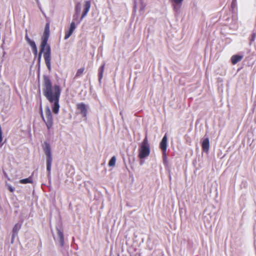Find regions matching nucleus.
I'll use <instances>...</instances> for the list:
<instances>
[{
	"label": "nucleus",
	"mask_w": 256,
	"mask_h": 256,
	"mask_svg": "<svg viewBox=\"0 0 256 256\" xmlns=\"http://www.w3.org/2000/svg\"><path fill=\"white\" fill-rule=\"evenodd\" d=\"M43 149L46 157V170L48 172L50 173L52 158L50 144L47 142H44V144Z\"/></svg>",
	"instance_id": "39448f33"
},
{
	"label": "nucleus",
	"mask_w": 256,
	"mask_h": 256,
	"mask_svg": "<svg viewBox=\"0 0 256 256\" xmlns=\"http://www.w3.org/2000/svg\"><path fill=\"white\" fill-rule=\"evenodd\" d=\"M90 8V2L88 0L85 2L84 4V10H83L80 20L87 14Z\"/></svg>",
	"instance_id": "9b49d317"
},
{
	"label": "nucleus",
	"mask_w": 256,
	"mask_h": 256,
	"mask_svg": "<svg viewBox=\"0 0 256 256\" xmlns=\"http://www.w3.org/2000/svg\"><path fill=\"white\" fill-rule=\"evenodd\" d=\"M8 190L11 192H13L14 190V188L10 185L7 184H6Z\"/></svg>",
	"instance_id": "4be33fe9"
},
{
	"label": "nucleus",
	"mask_w": 256,
	"mask_h": 256,
	"mask_svg": "<svg viewBox=\"0 0 256 256\" xmlns=\"http://www.w3.org/2000/svg\"><path fill=\"white\" fill-rule=\"evenodd\" d=\"M21 226H22V224H18V223L16 224L12 228V232H13L12 239L14 238V235L16 234H18V232L19 231V230L20 229Z\"/></svg>",
	"instance_id": "2eb2a0df"
},
{
	"label": "nucleus",
	"mask_w": 256,
	"mask_h": 256,
	"mask_svg": "<svg viewBox=\"0 0 256 256\" xmlns=\"http://www.w3.org/2000/svg\"><path fill=\"white\" fill-rule=\"evenodd\" d=\"M25 38L28 44L31 46L33 53L35 56H36L38 54V49L35 42L30 40V38L28 37L27 33L25 36Z\"/></svg>",
	"instance_id": "423d86ee"
},
{
	"label": "nucleus",
	"mask_w": 256,
	"mask_h": 256,
	"mask_svg": "<svg viewBox=\"0 0 256 256\" xmlns=\"http://www.w3.org/2000/svg\"><path fill=\"white\" fill-rule=\"evenodd\" d=\"M76 28L75 22H72L70 23V27L68 30H65L64 39L66 40L70 37Z\"/></svg>",
	"instance_id": "0eeeda50"
},
{
	"label": "nucleus",
	"mask_w": 256,
	"mask_h": 256,
	"mask_svg": "<svg viewBox=\"0 0 256 256\" xmlns=\"http://www.w3.org/2000/svg\"><path fill=\"white\" fill-rule=\"evenodd\" d=\"M138 152V157L140 159H144L149 156L150 152V148L147 136H145L142 143L140 144Z\"/></svg>",
	"instance_id": "7ed1b4c3"
},
{
	"label": "nucleus",
	"mask_w": 256,
	"mask_h": 256,
	"mask_svg": "<svg viewBox=\"0 0 256 256\" xmlns=\"http://www.w3.org/2000/svg\"><path fill=\"white\" fill-rule=\"evenodd\" d=\"M80 4L78 3L75 7V10H76V14L74 16V19H76V18L78 17V14L80 12Z\"/></svg>",
	"instance_id": "6ab92c4d"
},
{
	"label": "nucleus",
	"mask_w": 256,
	"mask_h": 256,
	"mask_svg": "<svg viewBox=\"0 0 256 256\" xmlns=\"http://www.w3.org/2000/svg\"><path fill=\"white\" fill-rule=\"evenodd\" d=\"M43 94L50 104H54L52 112L57 114L60 108L59 100L61 93V89L59 86L52 85V82L48 76H44L43 77Z\"/></svg>",
	"instance_id": "f257e3e1"
},
{
	"label": "nucleus",
	"mask_w": 256,
	"mask_h": 256,
	"mask_svg": "<svg viewBox=\"0 0 256 256\" xmlns=\"http://www.w3.org/2000/svg\"><path fill=\"white\" fill-rule=\"evenodd\" d=\"M162 160L164 164H167L168 162V157L166 154V151L162 152Z\"/></svg>",
	"instance_id": "412c9836"
},
{
	"label": "nucleus",
	"mask_w": 256,
	"mask_h": 256,
	"mask_svg": "<svg viewBox=\"0 0 256 256\" xmlns=\"http://www.w3.org/2000/svg\"><path fill=\"white\" fill-rule=\"evenodd\" d=\"M104 66L105 64H104L98 68V76L100 82L103 77V73L104 70Z\"/></svg>",
	"instance_id": "dca6fc26"
},
{
	"label": "nucleus",
	"mask_w": 256,
	"mask_h": 256,
	"mask_svg": "<svg viewBox=\"0 0 256 256\" xmlns=\"http://www.w3.org/2000/svg\"><path fill=\"white\" fill-rule=\"evenodd\" d=\"M167 140H168V138H167V136H166V134H165L164 136L162 138V140L160 142V148L161 149L162 152L166 151L167 146H168Z\"/></svg>",
	"instance_id": "1a4fd4ad"
},
{
	"label": "nucleus",
	"mask_w": 256,
	"mask_h": 256,
	"mask_svg": "<svg viewBox=\"0 0 256 256\" xmlns=\"http://www.w3.org/2000/svg\"><path fill=\"white\" fill-rule=\"evenodd\" d=\"M116 158L115 156H113L108 162V166H114L116 164Z\"/></svg>",
	"instance_id": "aec40b11"
},
{
	"label": "nucleus",
	"mask_w": 256,
	"mask_h": 256,
	"mask_svg": "<svg viewBox=\"0 0 256 256\" xmlns=\"http://www.w3.org/2000/svg\"><path fill=\"white\" fill-rule=\"evenodd\" d=\"M40 111L42 120L46 124L48 129L50 130L53 125V118L50 108L48 106L46 108V120L43 115L42 104L40 105Z\"/></svg>",
	"instance_id": "20e7f679"
},
{
	"label": "nucleus",
	"mask_w": 256,
	"mask_h": 256,
	"mask_svg": "<svg viewBox=\"0 0 256 256\" xmlns=\"http://www.w3.org/2000/svg\"><path fill=\"white\" fill-rule=\"evenodd\" d=\"M202 147L203 151L205 152L208 151L210 148V142L208 138H206L203 140L202 144Z\"/></svg>",
	"instance_id": "f8f14e48"
},
{
	"label": "nucleus",
	"mask_w": 256,
	"mask_h": 256,
	"mask_svg": "<svg viewBox=\"0 0 256 256\" xmlns=\"http://www.w3.org/2000/svg\"><path fill=\"white\" fill-rule=\"evenodd\" d=\"M77 109L80 111L81 114L83 117H86L87 114V110L86 105L84 103H79L76 105Z\"/></svg>",
	"instance_id": "6e6552de"
},
{
	"label": "nucleus",
	"mask_w": 256,
	"mask_h": 256,
	"mask_svg": "<svg viewBox=\"0 0 256 256\" xmlns=\"http://www.w3.org/2000/svg\"><path fill=\"white\" fill-rule=\"evenodd\" d=\"M56 231L58 236L60 238V242L62 246H64V236L63 231L58 228H56Z\"/></svg>",
	"instance_id": "ddd939ff"
},
{
	"label": "nucleus",
	"mask_w": 256,
	"mask_h": 256,
	"mask_svg": "<svg viewBox=\"0 0 256 256\" xmlns=\"http://www.w3.org/2000/svg\"><path fill=\"white\" fill-rule=\"evenodd\" d=\"M50 32V24L47 22L45 26L42 38L40 50L39 54V59H40L42 53H44L45 63L49 70H51V50L50 45L48 44Z\"/></svg>",
	"instance_id": "f03ea898"
},
{
	"label": "nucleus",
	"mask_w": 256,
	"mask_h": 256,
	"mask_svg": "<svg viewBox=\"0 0 256 256\" xmlns=\"http://www.w3.org/2000/svg\"><path fill=\"white\" fill-rule=\"evenodd\" d=\"M184 0H172V6L174 8V10L176 12H178L180 10L182 2Z\"/></svg>",
	"instance_id": "9d476101"
},
{
	"label": "nucleus",
	"mask_w": 256,
	"mask_h": 256,
	"mask_svg": "<svg viewBox=\"0 0 256 256\" xmlns=\"http://www.w3.org/2000/svg\"><path fill=\"white\" fill-rule=\"evenodd\" d=\"M84 70H85V68L84 67L78 70L76 74V75L74 76V78H78L82 76V74Z\"/></svg>",
	"instance_id": "a211bd4d"
},
{
	"label": "nucleus",
	"mask_w": 256,
	"mask_h": 256,
	"mask_svg": "<svg viewBox=\"0 0 256 256\" xmlns=\"http://www.w3.org/2000/svg\"><path fill=\"white\" fill-rule=\"evenodd\" d=\"M242 56L237 54L233 55L230 58L232 64H236L238 62H240L242 60Z\"/></svg>",
	"instance_id": "4468645a"
},
{
	"label": "nucleus",
	"mask_w": 256,
	"mask_h": 256,
	"mask_svg": "<svg viewBox=\"0 0 256 256\" xmlns=\"http://www.w3.org/2000/svg\"><path fill=\"white\" fill-rule=\"evenodd\" d=\"M32 182L33 180L32 176H29L28 178L22 179L20 180V183L22 184H32Z\"/></svg>",
	"instance_id": "f3484780"
}]
</instances>
